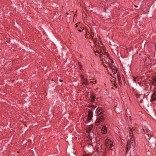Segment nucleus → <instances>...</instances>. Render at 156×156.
Here are the masks:
<instances>
[{
    "label": "nucleus",
    "mask_w": 156,
    "mask_h": 156,
    "mask_svg": "<svg viewBox=\"0 0 156 156\" xmlns=\"http://www.w3.org/2000/svg\"><path fill=\"white\" fill-rule=\"evenodd\" d=\"M77 24H76V27L77 28Z\"/></svg>",
    "instance_id": "nucleus-30"
},
{
    "label": "nucleus",
    "mask_w": 156,
    "mask_h": 156,
    "mask_svg": "<svg viewBox=\"0 0 156 156\" xmlns=\"http://www.w3.org/2000/svg\"><path fill=\"white\" fill-rule=\"evenodd\" d=\"M134 6L136 8H137L138 7V6L137 5H135Z\"/></svg>",
    "instance_id": "nucleus-28"
},
{
    "label": "nucleus",
    "mask_w": 156,
    "mask_h": 156,
    "mask_svg": "<svg viewBox=\"0 0 156 156\" xmlns=\"http://www.w3.org/2000/svg\"><path fill=\"white\" fill-rule=\"evenodd\" d=\"M93 126L90 125L86 129V132L87 133H89L90 132L93 128Z\"/></svg>",
    "instance_id": "nucleus-12"
},
{
    "label": "nucleus",
    "mask_w": 156,
    "mask_h": 156,
    "mask_svg": "<svg viewBox=\"0 0 156 156\" xmlns=\"http://www.w3.org/2000/svg\"><path fill=\"white\" fill-rule=\"evenodd\" d=\"M103 109L101 108H98L96 110V112L97 114V115H101L102 114Z\"/></svg>",
    "instance_id": "nucleus-7"
},
{
    "label": "nucleus",
    "mask_w": 156,
    "mask_h": 156,
    "mask_svg": "<svg viewBox=\"0 0 156 156\" xmlns=\"http://www.w3.org/2000/svg\"><path fill=\"white\" fill-rule=\"evenodd\" d=\"M156 100V94L155 93H154L151 96V101H154Z\"/></svg>",
    "instance_id": "nucleus-11"
},
{
    "label": "nucleus",
    "mask_w": 156,
    "mask_h": 156,
    "mask_svg": "<svg viewBox=\"0 0 156 156\" xmlns=\"http://www.w3.org/2000/svg\"><path fill=\"white\" fill-rule=\"evenodd\" d=\"M79 31H80V32H81V31L80 30H79Z\"/></svg>",
    "instance_id": "nucleus-34"
},
{
    "label": "nucleus",
    "mask_w": 156,
    "mask_h": 156,
    "mask_svg": "<svg viewBox=\"0 0 156 156\" xmlns=\"http://www.w3.org/2000/svg\"><path fill=\"white\" fill-rule=\"evenodd\" d=\"M152 84L154 86H156V76H154L153 78Z\"/></svg>",
    "instance_id": "nucleus-14"
},
{
    "label": "nucleus",
    "mask_w": 156,
    "mask_h": 156,
    "mask_svg": "<svg viewBox=\"0 0 156 156\" xmlns=\"http://www.w3.org/2000/svg\"><path fill=\"white\" fill-rule=\"evenodd\" d=\"M105 119V117L104 115L100 116L96 119L95 122V125L98 126L99 125L100 122H103Z\"/></svg>",
    "instance_id": "nucleus-2"
},
{
    "label": "nucleus",
    "mask_w": 156,
    "mask_h": 156,
    "mask_svg": "<svg viewBox=\"0 0 156 156\" xmlns=\"http://www.w3.org/2000/svg\"><path fill=\"white\" fill-rule=\"evenodd\" d=\"M145 97V95L143 94H136V97L138 102L140 103H142L143 102V99Z\"/></svg>",
    "instance_id": "nucleus-3"
},
{
    "label": "nucleus",
    "mask_w": 156,
    "mask_h": 156,
    "mask_svg": "<svg viewBox=\"0 0 156 156\" xmlns=\"http://www.w3.org/2000/svg\"><path fill=\"white\" fill-rule=\"evenodd\" d=\"M90 82L91 83H92L94 84H96L97 81V80H95L94 79H90Z\"/></svg>",
    "instance_id": "nucleus-16"
},
{
    "label": "nucleus",
    "mask_w": 156,
    "mask_h": 156,
    "mask_svg": "<svg viewBox=\"0 0 156 156\" xmlns=\"http://www.w3.org/2000/svg\"><path fill=\"white\" fill-rule=\"evenodd\" d=\"M134 130V129L133 128H129V138L134 137L133 133V131Z\"/></svg>",
    "instance_id": "nucleus-9"
},
{
    "label": "nucleus",
    "mask_w": 156,
    "mask_h": 156,
    "mask_svg": "<svg viewBox=\"0 0 156 156\" xmlns=\"http://www.w3.org/2000/svg\"><path fill=\"white\" fill-rule=\"evenodd\" d=\"M80 76H81V77H82V79H83V78H84V76H83V75H80Z\"/></svg>",
    "instance_id": "nucleus-25"
},
{
    "label": "nucleus",
    "mask_w": 156,
    "mask_h": 156,
    "mask_svg": "<svg viewBox=\"0 0 156 156\" xmlns=\"http://www.w3.org/2000/svg\"><path fill=\"white\" fill-rule=\"evenodd\" d=\"M110 68H111L112 71L114 74L116 73L117 71V69L115 66H112L111 67H110Z\"/></svg>",
    "instance_id": "nucleus-8"
},
{
    "label": "nucleus",
    "mask_w": 156,
    "mask_h": 156,
    "mask_svg": "<svg viewBox=\"0 0 156 156\" xmlns=\"http://www.w3.org/2000/svg\"><path fill=\"white\" fill-rule=\"evenodd\" d=\"M90 98H91V102L93 103L94 102L96 97L94 95V94H90Z\"/></svg>",
    "instance_id": "nucleus-10"
},
{
    "label": "nucleus",
    "mask_w": 156,
    "mask_h": 156,
    "mask_svg": "<svg viewBox=\"0 0 156 156\" xmlns=\"http://www.w3.org/2000/svg\"><path fill=\"white\" fill-rule=\"evenodd\" d=\"M85 37H90V38L91 37V34L90 35V33L88 32H87L86 34L85 35Z\"/></svg>",
    "instance_id": "nucleus-17"
},
{
    "label": "nucleus",
    "mask_w": 156,
    "mask_h": 156,
    "mask_svg": "<svg viewBox=\"0 0 156 156\" xmlns=\"http://www.w3.org/2000/svg\"><path fill=\"white\" fill-rule=\"evenodd\" d=\"M91 38L94 40V42L95 44H97L98 43V41L100 40L99 37L98 35H96V34L94 35L93 32L91 33Z\"/></svg>",
    "instance_id": "nucleus-5"
},
{
    "label": "nucleus",
    "mask_w": 156,
    "mask_h": 156,
    "mask_svg": "<svg viewBox=\"0 0 156 156\" xmlns=\"http://www.w3.org/2000/svg\"><path fill=\"white\" fill-rule=\"evenodd\" d=\"M91 107L92 108H94H94H95V107H94V106L93 105H92L91 106Z\"/></svg>",
    "instance_id": "nucleus-24"
},
{
    "label": "nucleus",
    "mask_w": 156,
    "mask_h": 156,
    "mask_svg": "<svg viewBox=\"0 0 156 156\" xmlns=\"http://www.w3.org/2000/svg\"><path fill=\"white\" fill-rule=\"evenodd\" d=\"M82 81H83V84H85L86 85H88V82L87 81V79H82Z\"/></svg>",
    "instance_id": "nucleus-15"
},
{
    "label": "nucleus",
    "mask_w": 156,
    "mask_h": 156,
    "mask_svg": "<svg viewBox=\"0 0 156 156\" xmlns=\"http://www.w3.org/2000/svg\"><path fill=\"white\" fill-rule=\"evenodd\" d=\"M105 55L107 56V57H108V56L109 55L108 54H107V53H105Z\"/></svg>",
    "instance_id": "nucleus-27"
},
{
    "label": "nucleus",
    "mask_w": 156,
    "mask_h": 156,
    "mask_svg": "<svg viewBox=\"0 0 156 156\" xmlns=\"http://www.w3.org/2000/svg\"><path fill=\"white\" fill-rule=\"evenodd\" d=\"M145 138L147 140H150V138H151V136L150 137L149 136V134H146L145 136Z\"/></svg>",
    "instance_id": "nucleus-19"
},
{
    "label": "nucleus",
    "mask_w": 156,
    "mask_h": 156,
    "mask_svg": "<svg viewBox=\"0 0 156 156\" xmlns=\"http://www.w3.org/2000/svg\"><path fill=\"white\" fill-rule=\"evenodd\" d=\"M61 16V15H60V16H59V17H60V18L59 19H61V17H60Z\"/></svg>",
    "instance_id": "nucleus-33"
},
{
    "label": "nucleus",
    "mask_w": 156,
    "mask_h": 156,
    "mask_svg": "<svg viewBox=\"0 0 156 156\" xmlns=\"http://www.w3.org/2000/svg\"><path fill=\"white\" fill-rule=\"evenodd\" d=\"M101 132L103 134H105L107 132V130L106 129V126H103L102 129L101 130Z\"/></svg>",
    "instance_id": "nucleus-13"
},
{
    "label": "nucleus",
    "mask_w": 156,
    "mask_h": 156,
    "mask_svg": "<svg viewBox=\"0 0 156 156\" xmlns=\"http://www.w3.org/2000/svg\"><path fill=\"white\" fill-rule=\"evenodd\" d=\"M148 144H149V145H150V146L152 145V146H155V140H154V142H153L152 143V145L150 141L149 142Z\"/></svg>",
    "instance_id": "nucleus-20"
},
{
    "label": "nucleus",
    "mask_w": 156,
    "mask_h": 156,
    "mask_svg": "<svg viewBox=\"0 0 156 156\" xmlns=\"http://www.w3.org/2000/svg\"><path fill=\"white\" fill-rule=\"evenodd\" d=\"M133 80L135 82H136V79L137 78V77H133Z\"/></svg>",
    "instance_id": "nucleus-23"
},
{
    "label": "nucleus",
    "mask_w": 156,
    "mask_h": 156,
    "mask_svg": "<svg viewBox=\"0 0 156 156\" xmlns=\"http://www.w3.org/2000/svg\"><path fill=\"white\" fill-rule=\"evenodd\" d=\"M66 14L67 15H69V13L68 12H66Z\"/></svg>",
    "instance_id": "nucleus-29"
},
{
    "label": "nucleus",
    "mask_w": 156,
    "mask_h": 156,
    "mask_svg": "<svg viewBox=\"0 0 156 156\" xmlns=\"http://www.w3.org/2000/svg\"><path fill=\"white\" fill-rule=\"evenodd\" d=\"M135 144L136 143L134 137H132V138H129V139H128L126 145V154H130L131 153L130 151L131 148L132 146L134 147L135 146Z\"/></svg>",
    "instance_id": "nucleus-1"
},
{
    "label": "nucleus",
    "mask_w": 156,
    "mask_h": 156,
    "mask_svg": "<svg viewBox=\"0 0 156 156\" xmlns=\"http://www.w3.org/2000/svg\"><path fill=\"white\" fill-rule=\"evenodd\" d=\"M117 77L119 84L121 83L122 81L121 80V78L118 74H117Z\"/></svg>",
    "instance_id": "nucleus-18"
},
{
    "label": "nucleus",
    "mask_w": 156,
    "mask_h": 156,
    "mask_svg": "<svg viewBox=\"0 0 156 156\" xmlns=\"http://www.w3.org/2000/svg\"><path fill=\"white\" fill-rule=\"evenodd\" d=\"M97 53H99V52H97Z\"/></svg>",
    "instance_id": "nucleus-35"
},
{
    "label": "nucleus",
    "mask_w": 156,
    "mask_h": 156,
    "mask_svg": "<svg viewBox=\"0 0 156 156\" xmlns=\"http://www.w3.org/2000/svg\"><path fill=\"white\" fill-rule=\"evenodd\" d=\"M101 55L100 58H101V57H102L103 55Z\"/></svg>",
    "instance_id": "nucleus-31"
},
{
    "label": "nucleus",
    "mask_w": 156,
    "mask_h": 156,
    "mask_svg": "<svg viewBox=\"0 0 156 156\" xmlns=\"http://www.w3.org/2000/svg\"><path fill=\"white\" fill-rule=\"evenodd\" d=\"M93 115V112L92 110L90 109L88 111L87 119V122H89L90 121V120L92 117Z\"/></svg>",
    "instance_id": "nucleus-6"
},
{
    "label": "nucleus",
    "mask_w": 156,
    "mask_h": 156,
    "mask_svg": "<svg viewBox=\"0 0 156 156\" xmlns=\"http://www.w3.org/2000/svg\"><path fill=\"white\" fill-rule=\"evenodd\" d=\"M78 65L79 66V67L80 69H81L82 68V66L81 64V63L80 62H78Z\"/></svg>",
    "instance_id": "nucleus-22"
},
{
    "label": "nucleus",
    "mask_w": 156,
    "mask_h": 156,
    "mask_svg": "<svg viewBox=\"0 0 156 156\" xmlns=\"http://www.w3.org/2000/svg\"><path fill=\"white\" fill-rule=\"evenodd\" d=\"M83 156H90L88 154V155L86 154V155H84Z\"/></svg>",
    "instance_id": "nucleus-26"
},
{
    "label": "nucleus",
    "mask_w": 156,
    "mask_h": 156,
    "mask_svg": "<svg viewBox=\"0 0 156 156\" xmlns=\"http://www.w3.org/2000/svg\"><path fill=\"white\" fill-rule=\"evenodd\" d=\"M105 144L108 148H111L113 146V142L110 140L107 139L105 140Z\"/></svg>",
    "instance_id": "nucleus-4"
},
{
    "label": "nucleus",
    "mask_w": 156,
    "mask_h": 156,
    "mask_svg": "<svg viewBox=\"0 0 156 156\" xmlns=\"http://www.w3.org/2000/svg\"><path fill=\"white\" fill-rule=\"evenodd\" d=\"M116 81V79L115 78H113V79L111 80L112 82H113L112 83L113 84H114V86H115V87H116V85L115 84V83Z\"/></svg>",
    "instance_id": "nucleus-21"
},
{
    "label": "nucleus",
    "mask_w": 156,
    "mask_h": 156,
    "mask_svg": "<svg viewBox=\"0 0 156 156\" xmlns=\"http://www.w3.org/2000/svg\"><path fill=\"white\" fill-rule=\"evenodd\" d=\"M59 81L61 82H62V80H60Z\"/></svg>",
    "instance_id": "nucleus-32"
},
{
    "label": "nucleus",
    "mask_w": 156,
    "mask_h": 156,
    "mask_svg": "<svg viewBox=\"0 0 156 156\" xmlns=\"http://www.w3.org/2000/svg\"><path fill=\"white\" fill-rule=\"evenodd\" d=\"M76 15V14H75L74 15V16Z\"/></svg>",
    "instance_id": "nucleus-36"
}]
</instances>
